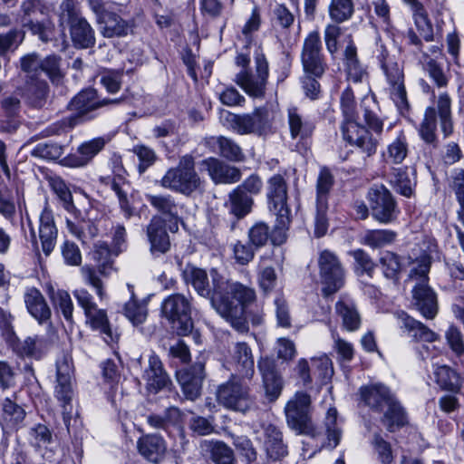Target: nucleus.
Here are the masks:
<instances>
[{"instance_id":"49","label":"nucleus","mask_w":464,"mask_h":464,"mask_svg":"<svg viewBox=\"0 0 464 464\" xmlns=\"http://www.w3.org/2000/svg\"><path fill=\"white\" fill-rule=\"evenodd\" d=\"M437 118H434V111L431 108H426L423 119L419 125L418 133L422 141L433 149L439 147V138L437 134Z\"/></svg>"},{"instance_id":"21","label":"nucleus","mask_w":464,"mask_h":464,"mask_svg":"<svg viewBox=\"0 0 464 464\" xmlns=\"http://www.w3.org/2000/svg\"><path fill=\"white\" fill-rule=\"evenodd\" d=\"M206 362L197 360L193 364L176 371V377L187 400L195 401L202 392L203 381L206 378Z\"/></svg>"},{"instance_id":"56","label":"nucleus","mask_w":464,"mask_h":464,"mask_svg":"<svg viewBox=\"0 0 464 464\" xmlns=\"http://www.w3.org/2000/svg\"><path fill=\"white\" fill-rule=\"evenodd\" d=\"M276 216V223L273 228H270V242L275 246L284 245L288 238V230L290 228L293 217L291 213L274 214Z\"/></svg>"},{"instance_id":"1","label":"nucleus","mask_w":464,"mask_h":464,"mask_svg":"<svg viewBox=\"0 0 464 464\" xmlns=\"http://www.w3.org/2000/svg\"><path fill=\"white\" fill-rule=\"evenodd\" d=\"M182 277L198 295L209 299L211 306L239 334L249 333L264 323V313L251 305L256 300L253 288L239 282L229 283L216 270L211 271V285L206 270L188 264L181 268Z\"/></svg>"},{"instance_id":"57","label":"nucleus","mask_w":464,"mask_h":464,"mask_svg":"<svg viewBox=\"0 0 464 464\" xmlns=\"http://www.w3.org/2000/svg\"><path fill=\"white\" fill-rule=\"evenodd\" d=\"M248 114L255 135L266 136L272 133L273 123L267 108L258 107Z\"/></svg>"},{"instance_id":"24","label":"nucleus","mask_w":464,"mask_h":464,"mask_svg":"<svg viewBox=\"0 0 464 464\" xmlns=\"http://www.w3.org/2000/svg\"><path fill=\"white\" fill-rule=\"evenodd\" d=\"M168 222L159 215H153L146 226L145 232L153 256L168 253L171 248L170 237L168 233Z\"/></svg>"},{"instance_id":"2","label":"nucleus","mask_w":464,"mask_h":464,"mask_svg":"<svg viewBox=\"0 0 464 464\" xmlns=\"http://www.w3.org/2000/svg\"><path fill=\"white\" fill-rule=\"evenodd\" d=\"M50 6L45 0H23L20 4L17 19L23 29L47 44L56 40L55 24L49 17Z\"/></svg>"},{"instance_id":"28","label":"nucleus","mask_w":464,"mask_h":464,"mask_svg":"<svg viewBox=\"0 0 464 464\" xmlns=\"http://www.w3.org/2000/svg\"><path fill=\"white\" fill-rule=\"evenodd\" d=\"M109 139L97 137L82 143L77 148V154H69L61 160V164L70 168H82L92 161L106 146Z\"/></svg>"},{"instance_id":"27","label":"nucleus","mask_w":464,"mask_h":464,"mask_svg":"<svg viewBox=\"0 0 464 464\" xmlns=\"http://www.w3.org/2000/svg\"><path fill=\"white\" fill-rule=\"evenodd\" d=\"M150 205L168 222V228L170 233L179 231V223L183 222L179 215L178 203L173 196L169 194L147 195Z\"/></svg>"},{"instance_id":"25","label":"nucleus","mask_w":464,"mask_h":464,"mask_svg":"<svg viewBox=\"0 0 464 464\" xmlns=\"http://www.w3.org/2000/svg\"><path fill=\"white\" fill-rule=\"evenodd\" d=\"M146 390L153 394L162 390L171 391L173 383L160 357L153 353L150 355L149 365L143 373Z\"/></svg>"},{"instance_id":"30","label":"nucleus","mask_w":464,"mask_h":464,"mask_svg":"<svg viewBox=\"0 0 464 464\" xmlns=\"http://www.w3.org/2000/svg\"><path fill=\"white\" fill-rule=\"evenodd\" d=\"M345 43L343 63L346 78L356 83L362 82L364 78L368 77V72L358 57V49L352 34L346 35Z\"/></svg>"},{"instance_id":"26","label":"nucleus","mask_w":464,"mask_h":464,"mask_svg":"<svg viewBox=\"0 0 464 464\" xmlns=\"http://www.w3.org/2000/svg\"><path fill=\"white\" fill-rule=\"evenodd\" d=\"M258 370L262 375L263 386L266 399L274 402L283 390V378L276 369V361L270 357H261L257 362Z\"/></svg>"},{"instance_id":"36","label":"nucleus","mask_w":464,"mask_h":464,"mask_svg":"<svg viewBox=\"0 0 464 464\" xmlns=\"http://www.w3.org/2000/svg\"><path fill=\"white\" fill-rule=\"evenodd\" d=\"M229 363L238 378L251 379L254 376V357L250 346L246 342L235 343Z\"/></svg>"},{"instance_id":"4","label":"nucleus","mask_w":464,"mask_h":464,"mask_svg":"<svg viewBox=\"0 0 464 464\" xmlns=\"http://www.w3.org/2000/svg\"><path fill=\"white\" fill-rule=\"evenodd\" d=\"M160 183L164 188L186 197L202 192L204 188V181L196 170L195 158L190 154L180 157L178 165L169 169Z\"/></svg>"},{"instance_id":"52","label":"nucleus","mask_w":464,"mask_h":464,"mask_svg":"<svg viewBox=\"0 0 464 464\" xmlns=\"http://www.w3.org/2000/svg\"><path fill=\"white\" fill-rule=\"evenodd\" d=\"M75 221L67 219V227L83 244L99 235V228L92 220L80 218L78 216H75Z\"/></svg>"},{"instance_id":"60","label":"nucleus","mask_w":464,"mask_h":464,"mask_svg":"<svg viewBox=\"0 0 464 464\" xmlns=\"http://www.w3.org/2000/svg\"><path fill=\"white\" fill-rule=\"evenodd\" d=\"M25 32L23 28L14 27L0 34V56H6L9 52H14L24 42Z\"/></svg>"},{"instance_id":"46","label":"nucleus","mask_w":464,"mask_h":464,"mask_svg":"<svg viewBox=\"0 0 464 464\" xmlns=\"http://www.w3.org/2000/svg\"><path fill=\"white\" fill-rule=\"evenodd\" d=\"M390 185L396 193L405 198L414 196L416 181L410 178L407 167L392 169L390 175Z\"/></svg>"},{"instance_id":"32","label":"nucleus","mask_w":464,"mask_h":464,"mask_svg":"<svg viewBox=\"0 0 464 464\" xmlns=\"http://www.w3.org/2000/svg\"><path fill=\"white\" fill-rule=\"evenodd\" d=\"M264 450L266 458L273 461H280L288 455V446L279 427L269 423L263 427Z\"/></svg>"},{"instance_id":"51","label":"nucleus","mask_w":464,"mask_h":464,"mask_svg":"<svg viewBox=\"0 0 464 464\" xmlns=\"http://www.w3.org/2000/svg\"><path fill=\"white\" fill-rule=\"evenodd\" d=\"M128 184L129 182L123 175L114 174L112 176L111 185L110 186L111 190L115 192L118 198L120 209L127 219L133 217L136 213V209L130 203L128 198V193L124 189V186Z\"/></svg>"},{"instance_id":"41","label":"nucleus","mask_w":464,"mask_h":464,"mask_svg":"<svg viewBox=\"0 0 464 464\" xmlns=\"http://www.w3.org/2000/svg\"><path fill=\"white\" fill-rule=\"evenodd\" d=\"M335 314L342 320V327L348 332L357 331L362 324V318L354 302L341 296L334 305Z\"/></svg>"},{"instance_id":"3","label":"nucleus","mask_w":464,"mask_h":464,"mask_svg":"<svg viewBox=\"0 0 464 464\" xmlns=\"http://www.w3.org/2000/svg\"><path fill=\"white\" fill-rule=\"evenodd\" d=\"M59 22L68 26L72 44L76 49H92L96 44V33L82 15L77 0H63L60 5Z\"/></svg>"},{"instance_id":"63","label":"nucleus","mask_w":464,"mask_h":464,"mask_svg":"<svg viewBox=\"0 0 464 464\" xmlns=\"http://www.w3.org/2000/svg\"><path fill=\"white\" fill-rule=\"evenodd\" d=\"M248 241L258 250L271 239L270 227L264 221L255 223L247 231Z\"/></svg>"},{"instance_id":"62","label":"nucleus","mask_w":464,"mask_h":464,"mask_svg":"<svg viewBox=\"0 0 464 464\" xmlns=\"http://www.w3.org/2000/svg\"><path fill=\"white\" fill-rule=\"evenodd\" d=\"M49 185L53 193L62 202L63 207L69 212H77L73 204L72 195L66 183L59 177L51 178Z\"/></svg>"},{"instance_id":"48","label":"nucleus","mask_w":464,"mask_h":464,"mask_svg":"<svg viewBox=\"0 0 464 464\" xmlns=\"http://www.w3.org/2000/svg\"><path fill=\"white\" fill-rule=\"evenodd\" d=\"M397 236L392 229H367L361 237V243L372 249H380L393 244Z\"/></svg>"},{"instance_id":"14","label":"nucleus","mask_w":464,"mask_h":464,"mask_svg":"<svg viewBox=\"0 0 464 464\" xmlns=\"http://www.w3.org/2000/svg\"><path fill=\"white\" fill-rule=\"evenodd\" d=\"M256 72L251 70H241L235 77L234 82L244 92L254 99H263L266 96L268 82L269 68L267 60L263 53L255 56Z\"/></svg>"},{"instance_id":"17","label":"nucleus","mask_w":464,"mask_h":464,"mask_svg":"<svg viewBox=\"0 0 464 464\" xmlns=\"http://www.w3.org/2000/svg\"><path fill=\"white\" fill-rule=\"evenodd\" d=\"M40 225L38 237L32 227L30 230L31 244L35 255L40 257V250L45 256H49L55 248L58 237V229L56 227L53 211L46 206L40 215Z\"/></svg>"},{"instance_id":"23","label":"nucleus","mask_w":464,"mask_h":464,"mask_svg":"<svg viewBox=\"0 0 464 464\" xmlns=\"http://www.w3.org/2000/svg\"><path fill=\"white\" fill-rule=\"evenodd\" d=\"M5 343L17 357L36 361L41 360L49 348L47 339L37 334L20 340L15 334Z\"/></svg>"},{"instance_id":"9","label":"nucleus","mask_w":464,"mask_h":464,"mask_svg":"<svg viewBox=\"0 0 464 464\" xmlns=\"http://www.w3.org/2000/svg\"><path fill=\"white\" fill-rule=\"evenodd\" d=\"M285 414L287 426L297 434L317 438L322 431L314 424L312 420L311 396L304 392H298L286 403Z\"/></svg>"},{"instance_id":"8","label":"nucleus","mask_w":464,"mask_h":464,"mask_svg":"<svg viewBox=\"0 0 464 464\" xmlns=\"http://www.w3.org/2000/svg\"><path fill=\"white\" fill-rule=\"evenodd\" d=\"M193 297L175 293L166 297L160 307L161 317L165 318L179 336L188 335L193 328Z\"/></svg>"},{"instance_id":"19","label":"nucleus","mask_w":464,"mask_h":464,"mask_svg":"<svg viewBox=\"0 0 464 464\" xmlns=\"http://www.w3.org/2000/svg\"><path fill=\"white\" fill-rule=\"evenodd\" d=\"M289 132L292 140H296L295 147L299 151H306L312 145L313 136L316 129L315 122L304 117L297 107L287 110Z\"/></svg>"},{"instance_id":"50","label":"nucleus","mask_w":464,"mask_h":464,"mask_svg":"<svg viewBox=\"0 0 464 464\" xmlns=\"http://www.w3.org/2000/svg\"><path fill=\"white\" fill-rule=\"evenodd\" d=\"M46 294L55 309H59L66 321H72L73 304L69 293L55 289L52 284L45 286Z\"/></svg>"},{"instance_id":"43","label":"nucleus","mask_w":464,"mask_h":464,"mask_svg":"<svg viewBox=\"0 0 464 464\" xmlns=\"http://www.w3.org/2000/svg\"><path fill=\"white\" fill-rule=\"evenodd\" d=\"M435 382L442 391L458 394L461 392L463 380L455 369L449 365H438L434 370Z\"/></svg>"},{"instance_id":"22","label":"nucleus","mask_w":464,"mask_h":464,"mask_svg":"<svg viewBox=\"0 0 464 464\" xmlns=\"http://www.w3.org/2000/svg\"><path fill=\"white\" fill-rule=\"evenodd\" d=\"M288 183L284 175L278 173L266 181V201L272 214L291 213L288 204Z\"/></svg>"},{"instance_id":"53","label":"nucleus","mask_w":464,"mask_h":464,"mask_svg":"<svg viewBox=\"0 0 464 464\" xmlns=\"http://www.w3.org/2000/svg\"><path fill=\"white\" fill-rule=\"evenodd\" d=\"M385 278L398 284L402 270L401 257L395 252L385 251L379 258Z\"/></svg>"},{"instance_id":"59","label":"nucleus","mask_w":464,"mask_h":464,"mask_svg":"<svg viewBox=\"0 0 464 464\" xmlns=\"http://www.w3.org/2000/svg\"><path fill=\"white\" fill-rule=\"evenodd\" d=\"M41 72L45 73L53 84H59L64 77L62 70V57L53 53L42 59Z\"/></svg>"},{"instance_id":"16","label":"nucleus","mask_w":464,"mask_h":464,"mask_svg":"<svg viewBox=\"0 0 464 464\" xmlns=\"http://www.w3.org/2000/svg\"><path fill=\"white\" fill-rule=\"evenodd\" d=\"M304 73L323 77L329 69L324 53L321 36L318 31L310 32L304 40L301 54Z\"/></svg>"},{"instance_id":"42","label":"nucleus","mask_w":464,"mask_h":464,"mask_svg":"<svg viewBox=\"0 0 464 464\" xmlns=\"http://www.w3.org/2000/svg\"><path fill=\"white\" fill-rule=\"evenodd\" d=\"M385 407L387 409L383 412L381 421L389 432H394L408 424L406 411L396 396Z\"/></svg>"},{"instance_id":"12","label":"nucleus","mask_w":464,"mask_h":464,"mask_svg":"<svg viewBox=\"0 0 464 464\" xmlns=\"http://www.w3.org/2000/svg\"><path fill=\"white\" fill-rule=\"evenodd\" d=\"M317 265L322 284V295L329 297L337 293L345 283V269L338 256L328 249L319 253Z\"/></svg>"},{"instance_id":"31","label":"nucleus","mask_w":464,"mask_h":464,"mask_svg":"<svg viewBox=\"0 0 464 464\" xmlns=\"http://www.w3.org/2000/svg\"><path fill=\"white\" fill-rule=\"evenodd\" d=\"M136 447L139 454L153 464L160 463L167 454V442L157 433L143 434L138 439Z\"/></svg>"},{"instance_id":"55","label":"nucleus","mask_w":464,"mask_h":464,"mask_svg":"<svg viewBox=\"0 0 464 464\" xmlns=\"http://www.w3.org/2000/svg\"><path fill=\"white\" fill-rule=\"evenodd\" d=\"M334 183V176L330 168L321 167L316 179V203L328 204Z\"/></svg>"},{"instance_id":"64","label":"nucleus","mask_w":464,"mask_h":464,"mask_svg":"<svg viewBox=\"0 0 464 464\" xmlns=\"http://www.w3.org/2000/svg\"><path fill=\"white\" fill-rule=\"evenodd\" d=\"M256 251L249 241L237 240L232 246V257L237 265L245 266L254 260Z\"/></svg>"},{"instance_id":"11","label":"nucleus","mask_w":464,"mask_h":464,"mask_svg":"<svg viewBox=\"0 0 464 464\" xmlns=\"http://www.w3.org/2000/svg\"><path fill=\"white\" fill-rule=\"evenodd\" d=\"M377 59L389 84V92L392 100L400 111H408L410 104L404 84L403 65L395 62L383 45L381 46V52Z\"/></svg>"},{"instance_id":"61","label":"nucleus","mask_w":464,"mask_h":464,"mask_svg":"<svg viewBox=\"0 0 464 464\" xmlns=\"http://www.w3.org/2000/svg\"><path fill=\"white\" fill-rule=\"evenodd\" d=\"M409 144L405 134L401 131L387 147V161L401 164L408 156Z\"/></svg>"},{"instance_id":"39","label":"nucleus","mask_w":464,"mask_h":464,"mask_svg":"<svg viewBox=\"0 0 464 464\" xmlns=\"http://www.w3.org/2000/svg\"><path fill=\"white\" fill-rule=\"evenodd\" d=\"M402 2L410 7L415 27L420 37L428 43L434 41L433 24L424 4L420 0H402Z\"/></svg>"},{"instance_id":"15","label":"nucleus","mask_w":464,"mask_h":464,"mask_svg":"<svg viewBox=\"0 0 464 464\" xmlns=\"http://www.w3.org/2000/svg\"><path fill=\"white\" fill-rule=\"evenodd\" d=\"M217 398L224 407L240 412L250 411L256 403L254 397L250 394L249 386L236 376L218 387Z\"/></svg>"},{"instance_id":"6","label":"nucleus","mask_w":464,"mask_h":464,"mask_svg":"<svg viewBox=\"0 0 464 464\" xmlns=\"http://www.w3.org/2000/svg\"><path fill=\"white\" fill-rule=\"evenodd\" d=\"M88 5L95 14L100 33L104 38H124L133 35L137 28L135 18H124L104 0H88Z\"/></svg>"},{"instance_id":"37","label":"nucleus","mask_w":464,"mask_h":464,"mask_svg":"<svg viewBox=\"0 0 464 464\" xmlns=\"http://www.w3.org/2000/svg\"><path fill=\"white\" fill-rule=\"evenodd\" d=\"M24 302L27 312L40 324H45L51 319V308L38 288L34 286L26 288Z\"/></svg>"},{"instance_id":"20","label":"nucleus","mask_w":464,"mask_h":464,"mask_svg":"<svg viewBox=\"0 0 464 464\" xmlns=\"http://www.w3.org/2000/svg\"><path fill=\"white\" fill-rule=\"evenodd\" d=\"M50 86L41 77L24 76V82L16 92L24 100V104L34 110H43L50 98Z\"/></svg>"},{"instance_id":"34","label":"nucleus","mask_w":464,"mask_h":464,"mask_svg":"<svg viewBox=\"0 0 464 464\" xmlns=\"http://www.w3.org/2000/svg\"><path fill=\"white\" fill-rule=\"evenodd\" d=\"M401 323V328L408 334L415 343H433L440 339V335L421 322L414 319L404 311L395 313Z\"/></svg>"},{"instance_id":"10","label":"nucleus","mask_w":464,"mask_h":464,"mask_svg":"<svg viewBox=\"0 0 464 464\" xmlns=\"http://www.w3.org/2000/svg\"><path fill=\"white\" fill-rule=\"evenodd\" d=\"M78 305L83 310L85 324L94 332H98L107 343L116 342L107 311L99 308L93 296L84 288L73 291Z\"/></svg>"},{"instance_id":"38","label":"nucleus","mask_w":464,"mask_h":464,"mask_svg":"<svg viewBox=\"0 0 464 464\" xmlns=\"http://www.w3.org/2000/svg\"><path fill=\"white\" fill-rule=\"evenodd\" d=\"M212 180L218 183L232 184L242 178L239 168L228 165L217 158H209L203 161Z\"/></svg>"},{"instance_id":"33","label":"nucleus","mask_w":464,"mask_h":464,"mask_svg":"<svg viewBox=\"0 0 464 464\" xmlns=\"http://www.w3.org/2000/svg\"><path fill=\"white\" fill-rule=\"evenodd\" d=\"M205 146L213 153L231 162H243L246 155L242 148L233 140L225 136H210L205 139Z\"/></svg>"},{"instance_id":"54","label":"nucleus","mask_w":464,"mask_h":464,"mask_svg":"<svg viewBox=\"0 0 464 464\" xmlns=\"http://www.w3.org/2000/svg\"><path fill=\"white\" fill-rule=\"evenodd\" d=\"M355 13L354 0H331L328 14L335 24H343L350 20Z\"/></svg>"},{"instance_id":"47","label":"nucleus","mask_w":464,"mask_h":464,"mask_svg":"<svg viewBox=\"0 0 464 464\" xmlns=\"http://www.w3.org/2000/svg\"><path fill=\"white\" fill-rule=\"evenodd\" d=\"M201 448L209 453V458L215 464H235L236 458L233 450L223 441L204 440Z\"/></svg>"},{"instance_id":"45","label":"nucleus","mask_w":464,"mask_h":464,"mask_svg":"<svg viewBox=\"0 0 464 464\" xmlns=\"http://www.w3.org/2000/svg\"><path fill=\"white\" fill-rule=\"evenodd\" d=\"M360 108L364 121L363 126L376 136H381L383 131L384 122L376 113L378 105L374 97L364 96L361 100Z\"/></svg>"},{"instance_id":"18","label":"nucleus","mask_w":464,"mask_h":464,"mask_svg":"<svg viewBox=\"0 0 464 464\" xmlns=\"http://www.w3.org/2000/svg\"><path fill=\"white\" fill-rule=\"evenodd\" d=\"M343 138L350 145L357 147L366 158L372 157L377 152L379 136H373L363 124L357 121L343 122L341 126Z\"/></svg>"},{"instance_id":"40","label":"nucleus","mask_w":464,"mask_h":464,"mask_svg":"<svg viewBox=\"0 0 464 464\" xmlns=\"http://www.w3.org/2000/svg\"><path fill=\"white\" fill-rule=\"evenodd\" d=\"M451 98L447 92L439 94L433 106H429L434 111V118H439L440 126L444 138H448L454 131V121L451 109Z\"/></svg>"},{"instance_id":"7","label":"nucleus","mask_w":464,"mask_h":464,"mask_svg":"<svg viewBox=\"0 0 464 464\" xmlns=\"http://www.w3.org/2000/svg\"><path fill=\"white\" fill-rule=\"evenodd\" d=\"M133 98L128 93L121 94L117 98H100L98 91L93 88H87L78 92L67 105V110L74 111L72 114L84 123L96 118L95 111L103 107L119 106L130 102Z\"/></svg>"},{"instance_id":"5","label":"nucleus","mask_w":464,"mask_h":464,"mask_svg":"<svg viewBox=\"0 0 464 464\" xmlns=\"http://www.w3.org/2000/svg\"><path fill=\"white\" fill-rule=\"evenodd\" d=\"M254 206V198L234 188L229 192L225 207L228 216L215 215L210 218L211 231L215 237H230L237 228L239 221L246 218Z\"/></svg>"},{"instance_id":"29","label":"nucleus","mask_w":464,"mask_h":464,"mask_svg":"<svg viewBox=\"0 0 464 464\" xmlns=\"http://www.w3.org/2000/svg\"><path fill=\"white\" fill-rule=\"evenodd\" d=\"M412 302L415 308L428 320L436 317L439 312L438 296L426 282L417 283L412 291Z\"/></svg>"},{"instance_id":"13","label":"nucleus","mask_w":464,"mask_h":464,"mask_svg":"<svg viewBox=\"0 0 464 464\" xmlns=\"http://www.w3.org/2000/svg\"><path fill=\"white\" fill-rule=\"evenodd\" d=\"M372 218L380 224L395 222L401 213L394 195L383 184H374L367 191Z\"/></svg>"},{"instance_id":"44","label":"nucleus","mask_w":464,"mask_h":464,"mask_svg":"<svg viewBox=\"0 0 464 464\" xmlns=\"http://www.w3.org/2000/svg\"><path fill=\"white\" fill-rule=\"evenodd\" d=\"M92 260L96 263L98 272L103 277H107L114 268V252L105 241H98L94 244L91 252Z\"/></svg>"},{"instance_id":"58","label":"nucleus","mask_w":464,"mask_h":464,"mask_svg":"<svg viewBox=\"0 0 464 464\" xmlns=\"http://www.w3.org/2000/svg\"><path fill=\"white\" fill-rule=\"evenodd\" d=\"M349 256L354 260L353 270L357 276L367 275L372 277L377 265L365 250L362 248L351 250Z\"/></svg>"},{"instance_id":"35","label":"nucleus","mask_w":464,"mask_h":464,"mask_svg":"<svg viewBox=\"0 0 464 464\" xmlns=\"http://www.w3.org/2000/svg\"><path fill=\"white\" fill-rule=\"evenodd\" d=\"M361 401L375 412H382L386 404L395 397L382 383L362 386L359 390Z\"/></svg>"}]
</instances>
